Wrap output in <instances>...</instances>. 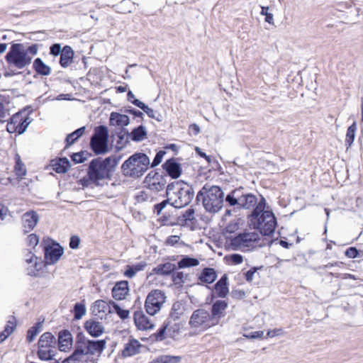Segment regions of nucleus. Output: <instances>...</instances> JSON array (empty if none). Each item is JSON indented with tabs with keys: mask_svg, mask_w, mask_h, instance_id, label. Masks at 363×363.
I'll return each mask as SVG.
<instances>
[{
	"mask_svg": "<svg viewBox=\"0 0 363 363\" xmlns=\"http://www.w3.org/2000/svg\"><path fill=\"white\" fill-rule=\"evenodd\" d=\"M141 347L142 345L138 340L135 339L130 340L129 342L125 345L122 350V354L123 357L133 356L139 353Z\"/></svg>",
	"mask_w": 363,
	"mask_h": 363,
	"instance_id": "5701e85b",
	"label": "nucleus"
},
{
	"mask_svg": "<svg viewBox=\"0 0 363 363\" xmlns=\"http://www.w3.org/2000/svg\"><path fill=\"white\" fill-rule=\"evenodd\" d=\"M128 291V282L127 281H118L112 289V296L116 300H123Z\"/></svg>",
	"mask_w": 363,
	"mask_h": 363,
	"instance_id": "412c9836",
	"label": "nucleus"
},
{
	"mask_svg": "<svg viewBox=\"0 0 363 363\" xmlns=\"http://www.w3.org/2000/svg\"><path fill=\"white\" fill-rule=\"evenodd\" d=\"M14 159L16 162L14 166L15 173L18 177H23L27 172L25 164L21 161V157L18 154H16Z\"/></svg>",
	"mask_w": 363,
	"mask_h": 363,
	"instance_id": "ea45409f",
	"label": "nucleus"
},
{
	"mask_svg": "<svg viewBox=\"0 0 363 363\" xmlns=\"http://www.w3.org/2000/svg\"><path fill=\"white\" fill-rule=\"evenodd\" d=\"M175 269V265L170 262L160 264L153 269V272L157 274L167 275Z\"/></svg>",
	"mask_w": 363,
	"mask_h": 363,
	"instance_id": "c9c22d12",
	"label": "nucleus"
},
{
	"mask_svg": "<svg viewBox=\"0 0 363 363\" xmlns=\"http://www.w3.org/2000/svg\"><path fill=\"white\" fill-rule=\"evenodd\" d=\"M86 157H84V152L74 153L72 156V160L76 164L82 163L86 160Z\"/></svg>",
	"mask_w": 363,
	"mask_h": 363,
	"instance_id": "6e6d98bb",
	"label": "nucleus"
},
{
	"mask_svg": "<svg viewBox=\"0 0 363 363\" xmlns=\"http://www.w3.org/2000/svg\"><path fill=\"white\" fill-rule=\"evenodd\" d=\"M150 191L147 189L145 190L141 191L137 196V200L138 202H144L147 201H152L153 200V196L150 195Z\"/></svg>",
	"mask_w": 363,
	"mask_h": 363,
	"instance_id": "8fccbe9b",
	"label": "nucleus"
},
{
	"mask_svg": "<svg viewBox=\"0 0 363 363\" xmlns=\"http://www.w3.org/2000/svg\"><path fill=\"white\" fill-rule=\"evenodd\" d=\"M80 243V239L77 235H72L69 240V247L72 249H77Z\"/></svg>",
	"mask_w": 363,
	"mask_h": 363,
	"instance_id": "e2e57ef3",
	"label": "nucleus"
},
{
	"mask_svg": "<svg viewBox=\"0 0 363 363\" xmlns=\"http://www.w3.org/2000/svg\"><path fill=\"white\" fill-rule=\"evenodd\" d=\"M189 325L191 328L199 329L201 331L206 330L215 325L210 313L203 308H199L193 312Z\"/></svg>",
	"mask_w": 363,
	"mask_h": 363,
	"instance_id": "9d476101",
	"label": "nucleus"
},
{
	"mask_svg": "<svg viewBox=\"0 0 363 363\" xmlns=\"http://www.w3.org/2000/svg\"><path fill=\"white\" fill-rule=\"evenodd\" d=\"M166 300L165 294L158 289L151 291L145 300V307L147 313L150 315L157 313Z\"/></svg>",
	"mask_w": 363,
	"mask_h": 363,
	"instance_id": "f8f14e48",
	"label": "nucleus"
},
{
	"mask_svg": "<svg viewBox=\"0 0 363 363\" xmlns=\"http://www.w3.org/2000/svg\"><path fill=\"white\" fill-rule=\"evenodd\" d=\"M182 312H170L169 317L156 334L157 340H163L167 337L176 338L183 328V323L179 320Z\"/></svg>",
	"mask_w": 363,
	"mask_h": 363,
	"instance_id": "6e6552de",
	"label": "nucleus"
},
{
	"mask_svg": "<svg viewBox=\"0 0 363 363\" xmlns=\"http://www.w3.org/2000/svg\"><path fill=\"white\" fill-rule=\"evenodd\" d=\"M269 7L268 6H262V11L260 13L263 16H265V21L269 23V24H274V17L273 14L271 13H268Z\"/></svg>",
	"mask_w": 363,
	"mask_h": 363,
	"instance_id": "3c124183",
	"label": "nucleus"
},
{
	"mask_svg": "<svg viewBox=\"0 0 363 363\" xmlns=\"http://www.w3.org/2000/svg\"><path fill=\"white\" fill-rule=\"evenodd\" d=\"M33 67L35 71L40 75L48 76L51 72V68L45 64L40 58H36L34 60Z\"/></svg>",
	"mask_w": 363,
	"mask_h": 363,
	"instance_id": "2f4dec72",
	"label": "nucleus"
},
{
	"mask_svg": "<svg viewBox=\"0 0 363 363\" xmlns=\"http://www.w3.org/2000/svg\"><path fill=\"white\" fill-rule=\"evenodd\" d=\"M145 187L151 193L163 191L166 186V179L157 172H150L145 178Z\"/></svg>",
	"mask_w": 363,
	"mask_h": 363,
	"instance_id": "ddd939ff",
	"label": "nucleus"
},
{
	"mask_svg": "<svg viewBox=\"0 0 363 363\" xmlns=\"http://www.w3.org/2000/svg\"><path fill=\"white\" fill-rule=\"evenodd\" d=\"M239 229L238 220L231 221L226 227L225 232L228 233H233Z\"/></svg>",
	"mask_w": 363,
	"mask_h": 363,
	"instance_id": "864d4df0",
	"label": "nucleus"
},
{
	"mask_svg": "<svg viewBox=\"0 0 363 363\" xmlns=\"http://www.w3.org/2000/svg\"><path fill=\"white\" fill-rule=\"evenodd\" d=\"M134 321L139 330H147L154 327L152 320L140 311L134 313Z\"/></svg>",
	"mask_w": 363,
	"mask_h": 363,
	"instance_id": "6ab92c4d",
	"label": "nucleus"
},
{
	"mask_svg": "<svg viewBox=\"0 0 363 363\" xmlns=\"http://www.w3.org/2000/svg\"><path fill=\"white\" fill-rule=\"evenodd\" d=\"M109 122L111 125L126 126L129 124L130 120L126 115L113 112L111 113Z\"/></svg>",
	"mask_w": 363,
	"mask_h": 363,
	"instance_id": "c85d7f7f",
	"label": "nucleus"
},
{
	"mask_svg": "<svg viewBox=\"0 0 363 363\" xmlns=\"http://www.w3.org/2000/svg\"><path fill=\"white\" fill-rule=\"evenodd\" d=\"M59 349L60 351H66L72 345V337L68 330H63L59 333Z\"/></svg>",
	"mask_w": 363,
	"mask_h": 363,
	"instance_id": "bb28decb",
	"label": "nucleus"
},
{
	"mask_svg": "<svg viewBox=\"0 0 363 363\" xmlns=\"http://www.w3.org/2000/svg\"><path fill=\"white\" fill-rule=\"evenodd\" d=\"M25 116L23 113H17L14 114L8 122L6 125V130L8 132L11 133H18V127L22 125L21 122Z\"/></svg>",
	"mask_w": 363,
	"mask_h": 363,
	"instance_id": "b1692460",
	"label": "nucleus"
},
{
	"mask_svg": "<svg viewBox=\"0 0 363 363\" xmlns=\"http://www.w3.org/2000/svg\"><path fill=\"white\" fill-rule=\"evenodd\" d=\"M196 200L202 202L206 211L215 213L223 207L224 193L218 186L205 185L198 192Z\"/></svg>",
	"mask_w": 363,
	"mask_h": 363,
	"instance_id": "20e7f679",
	"label": "nucleus"
},
{
	"mask_svg": "<svg viewBox=\"0 0 363 363\" xmlns=\"http://www.w3.org/2000/svg\"><path fill=\"white\" fill-rule=\"evenodd\" d=\"M38 257L31 252H27L26 255V262L30 264V267L28 268V274L31 276L35 275L36 272L39 271L37 268Z\"/></svg>",
	"mask_w": 363,
	"mask_h": 363,
	"instance_id": "473e14b6",
	"label": "nucleus"
},
{
	"mask_svg": "<svg viewBox=\"0 0 363 363\" xmlns=\"http://www.w3.org/2000/svg\"><path fill=\"white\" fill-rule=\"evenodd\" d=\"M42 323H37L28 330L26 340L28 342H32L34 340L36 335L42 330Z\"/></svg>",
	"mask_w": 363,
	"mask_h": 363,
	"instance_id": "37998d69",
	"label": "nucleus"
},
{
	"mask_svg": "<svg viewBox=\"0 0 363 363\" xmlns=\"http://www.w3.org/2000/svg\"><path fill=\"white\" fill-rule=\"evenodd\" d=\"M150 164V159L145 154L136 152L123 163L121 169L125 177L138 178L144 174Z\"/></svg>",
	"mask_w": 363,
	"mask_h": 363,
	"instance_id": "423d86ee",
	"label": "nucleus"
},
{
	"mask_svg": "<svg viewBox=\"0 0 363 363\" xmlns=\"http://www.w3.org/2000/svg\"><path fill=\"white\" fill-rule=\"evenodd\" d=\"M106 346V340H90L86 342V354L100 356Z\"/></svg>",
	"mask_w": 363,
	"mask_h": 363,
	"instance_id": "dca6fc26",
	"label": "nucleus"
},
{
	"mask_svg": "<svg viewBox=\"0 0 363 363\" xmlns=\"http://www.w3.org/2000/svg\"><path fill=\"white\" fill-rule=\"evenodd\" d=\"M357 130V126L356 122H354L347 130L346 136H345V145H347V148H349L352 146L356 135V131Z\"/></svg>",
	"mask_w": 363,
	"mask_h": 363,
	"instance_id": "58836bf2",
	"label": "nucleus"
},
{
	"mask_svg": "<svg viewBox=\"0 0 363 363\" xmlns=\"http://www.w3.org/2000/svg\"><path fill=\"white\" fill-rule=\"evenodd\" d=\"M108 131L106 126L100 125L95 128L90 145L96 154H105L108 152Z\"/></svg>",
	"mask_w": 363,
	"mask_h": 363,
	"instance_id": "9b49d317",
	"label": "nucleus"
},
{
	"mask_svg": "<svg viewBox=\"0 0 363 363\" xmlns=\"http://www.w3.org/2000/svg\"><path fill=\"white\" fill-rule=\"evenodd\" d=\"M86 354V351L83 348L78 347L69 357L66 358L65 359L67 362H69L71 363H79L82 362Z\"/></svg>",
	"mask_w": 363,
	"mask_h": 363,
	"instance_id": "4c0bfd02",
	"label": "nucleus"
},
{
	"mask_svg": "<svg viewBox=\"0 0 363 363\" xmlns=\"http://www.w3.org/2000/svg\"><path fill=\"white\" fill-rule=\"evenodd\" d=\"M56 339L50 333H43L38 342L37 356L42 361L52 359L55 355Z\"/></svg>",
	"mask_w": 363,
	"mask_h": 363,
	"instance_id": "1a4fd4ad",
	"label": "nucleus"
},
{
	"mask_svg": "<svg viewBox=\"0 0 363 363\" xmlns=\"http://www.w3.org/2000/svg\"><path fill=\"white\" fill-rule=\"evenodd\" d=\"M181 357L179 356L162 355L150 363H179Z\"/></svg>",
	"mask_w": 363,
	"mask_h": 363,
	"instance_id": "c03bdc74",
	"label": "nucleus"
},
{
	"mask_svg": "<svg viewBox=\"0 0 363 363\" xmlns=\"http://www.w3.org/2000/svg\"><path fill=\"white\" fill-rule=\"evenodd\" d=\"M21 122H23L22 125L18 127V133L19 134H22L25 132L28 125L30 124V121L29 117H28L25 115L23 118V121Z\"/></svg>",
	"mask_w": 363,
	"mask_h": 363,
	"instance_id": "bf43d9fd",
	"label": "nucleus"
},
{
	"mask_svg": "<svg viewBox=\"0 0 363 363\" xmlns=\"http://www.w3.org/2000/svg\"><path fill=\"white\" fill-rule=\"evenodd\" d=\"M260 234L257 230L245 231L229 238V243L234 250L250 252L260 247Z\"/></svg>",
	"mask_w": 363,
	"mask_h": 363,
	"instance_id": "0eeeda50",
	"label": "nucleus"
},
{
	"mask_svg": "<svg viewBox=\"0 0 363 363\" xmlns=\"http://www.w3.org/2000/svg\"><path fill=\"white\" fill-rule=\"evenodd\" d=\"M84 328L86 332L94 337L101 336L105 331L103 323L95 319L87 320L84 323Z\"/></svg>",
	"mask_w": 363,
	"mask_h": 363,
	"instance_id": "f3484780",
	"label": "nucleus"
},
{
	"mask_svg": "<svg viewBox=\"0 0 363 363\" xmlns=\"http://www.w3.org/2000/svg\"><path fill=\"white\" fill-rule=\"evenodd\" d=\"M53 169L57 173H65L69 168V162L67 158H60L52 164Z\"/></svg>",
	"mask_w": 363,
	"mask_h": 363,
	"instance_id": "f704fd0d",
	"label": "nucleus"
},
{
	"mask_svg": "<svg viewBox=\"0 0 363 363\" xmlns=\"http://www.w3.org/2000/svg\"><path fill=\"white\" fill-rule=\"evenodd\" d=\"M110 303L113 308L114 311L122 320H125L129 318L130 311L128 310L121 308L119 305L113 301H110Z\"/></svg>",
	"mask_w": 363,
	"mask_h": 363,
	"instance_id": "a18cd8bd",
	"label": "nucleus"
},
{
	"mask_svg": "<svg viewBox=\"0 0 363 363\" xmlns=\"http://www.w3.org/2000/svg\"><path fill=\"white\" fill-rule=\"evenodd\" d=\"M163 169L172 179H177L182 174V167L174 159L167 160L162 165Z\"/></svg>",
	"mask_w": 363,
	"mask_h": 363,
	"instance_id": "aec40b11",
	"label": "nucleus"
},
{
	"mask_svg": "<svg viewBox=\"0 0 363 363\" xmlns=\"http://www.w3.org/2000/svg\"><path fill=\"white\" fill-rule=\"evenodd\" d=\"M228 303L225 301H216L212 306L210 315L215 325L218 324L220 319L225 315V311Z\"/></svg>",
	"mask_w": 363,
	"mask_h": 363,
	"instance_id": "a211bd4d",
	"label": "nucleus"
},
{
	"mask_svg": "<svg viewBox=\"0 0 363 363\" xmlns=\"http://www.w3.org/2000/svg\"><path fill=\"white\" fill-rule=\"evenodd\" d=\"M165 154H166V152L164 150L159 151L156 154V155L153 160V162L152 163V167H156L158 164H160L162 162L163 157L165 155Z\"/></svg>",
	"mask_w": 363,
	"mask_h": 363,
	"instance_id": "4d7b16f0",
	"label": "nucleus"
},
{
	"mask_svg": "<svg viewBox=\"0 0 363 363\" xmlns=\"http://www.w3.org/2000/svg\"><path fill=\"white\" fill-rule=\"evenodd\" d=\"M216 294L220 298H225L229 293L228 276L223 274L214 286Z\"/></svg>",
	"mask_w": 363,
	"mask_h": 363,
	"instance_id": "393cba45",
	"label": "nucleus"
},
{
	"mask_svg": "<svg viewBox=\"0 0 363 363\" xmlns=\"http://www.w3.org/2000/svg\"><path fill=\"white\" fill-rule=\"evenodd\" d=\"M132 103L138 106V108H141L145 113H147V115L151 118L157 120V121H162V116L160 112L157 111H155L152 108H150L147 105H145L143 102L140 101L138 99H134L132 101Z\"/></svg>",
	"mask_w": 363,
	"mask_h": 363,
	"instance_id": "a878e982",
	"label": "nucleus"
},
{
	"mask_svg": "<svg viewBox=\"0 0 363 363\" xmlns=\"http://www.w3.org/2000/svg\"><path fill=\"white\" fill-rule=\"evenodd\" d=\"M174 281L176 282H184V274L182 272H177L173 274Z\"/></svg>",
	"mask_w": 363,
	"mask_h": 363,
	"instance_id": "69168bd1",
	"label": "nucleus"
},
{
	"mask_svg": "<svg viewBox=\"0 0 363 363\" xmlns=\"http://www.w3.org/2000/svg\"><path fill=\"white\" fill-rule=\"evenodd\" d=\"M39 216L34 211H30L22 216V225L26 233L30 232L34 229L39 221Z\"/></svg>",
	"mask_w": 363,
	"mask_h": 363,
	"instance_id": "2eb2a0df",
	"label": "nucleus"
},
{
	"mask_svg": "<svg viewBox=\"0 0 363 363\" xmlns=\"http://www.w3.org/2000/svg\"><path fill=\"white\" fill-rule=\"evenodd\" d=\"M118 162V160L113 157L104 160L101 157L94 159L89 165L88 176L95 185H102L100 182L110 178L111 169L116 167Z\"/></svg>",
	"mask_w": 363,
	"mask_h": 363,
	"instance_id": "39448f33",
	"label": "nucleus"
},
{
	"mask_svg": "<svg viewBox=\"0 0 363 363\" xmlns=\"http://www.w3.org/2000/svg\"><path fill=\"white\" fill-rule=\"evenodd\" d=\"M45 262L46 264H55L64 253L63 248L57 243L52 242L44 247Z\"/></svg>",
	"mask_w": 363,
	"mask_h": 363,
	"instance_id": "4468645a",
	"label": "nucleus"
},
{
	"mask_svg": "<svg viewBox=\"0 0 363 363\" xmlns=\"http://www.w3.org/2000/svg\"><path fill=\"white\" fill-rule=\"evenodd\" d=\"M62 49L59 43L53 44L50 48V52L51 55L57 56L62 53Z\"/></svg>",
	"mask_w": 363,
	"mask_h": 363,
	"instance_id": "052dcab7",
	"label": "nucleus"
},
{
	"mask_svg": "<svg viewBox=\"0 0 363 363\" xmlns=\"http://www.w3.org/2000/svg\"><path fill=\"white\" fill-rule=\"evenodd\" d=\"M74 52L71 47L66 45L62 48L60 54V63L62 67H67L72 62Z\"/></svg>",
	"mask_w": 363,
	"mask_h": 363,
	"instance_id": "cd10ccee",
	"label": "nucleus"
},
{
	"mask_svg": "<svg viewBox=\"0 0 363 363\" xmlns=\"http://www.w3.org/2000/svg\"><path fill=\"white\" fill-rule=\"evenodd\" d=\"M231 294L233 298H242L245 296V293L241 290H233Z\"/></svg>",
	"mask_w": 363,
	"mask_h": 363,
	"instance_id": "774afa93",
	"label": "nucleus"
},
{
	"mask_svg": "<svg viewBox=\"0 0 363 363\" xmlns=\"http://www.w3.org/2000/svg\"><path fill=\"white\" fill-rule=\"evenodd\" d=\"M199 264V259L188 256L184 257L178 262V267L180 269L196 267Z\"/></svg>",
	"mask_w": 363,
	"mask_h": 363,
	"instance_id": "79ce46f5",
	"label": "nucleus"
},
{
	"mask_svg": "<svg viewBox=\"0 0 363 363\" xmlns=\"http://www.w3.org/2000/svg\"><path fill=\"white\" fill-rule=\"evenodd\" d=\"M111 306L110 301L107 303L104 300H97L94 303L92 311L95 314L106 312L111 313Z\"/></svg>",
	"mask_w": 363,
	"mask_h": 363,
	"instance_id": "72a5a7b5",
	"label": "nucleus"
},
{
	"mask_svg": "<svg viewBox=\"0 0 363 363\" xmlns=\"http://www.w3.org/2000/svg\"><path fill=\"white\" fill-rule=\"evenodd\" d=\"M15 328V323L9 320L5 326L4 330L0 333V343L2 342L8 336H9Z\"/></svg>",
	"mask_w": 363,
	"mask_h": 363,
	"instance_id": "de8ad7c7",
	"label": "nucleus"
},
{
	"mask_svg": "<svg viewBox=\"0 0 363 363\" xmlns=\"http://www.w3.org/2000/svg\"><path fill=\"white\" fill-rule=\"evenodd\" d=\"M258 203L256 196L252 194H244L242 188L240 208L250 209L255 206L256 207Z\"/></svg>",
	"mask_w": 363,
	"mask_h": 363,
	"instance_id": "4be33fe9",
	"label": "nucleus"
},
{
	"mask_svg": "<svg viewBox=\"0 0 363 363\" xmlns=\"http://www.w3.org/2000/svg\"><path fill=\"white\" fill-rule=\"evenodd\" d=\"M166 194L169 201H171V206L175 208H182L191 201L194 191L189 184L178 181L167 186Z\"/></svg>",
	"mask_w": 363,
	"mask_h": 363,
	"instance_id": "7ed1b4c3",
	"label": "nucleus"
},
{
	"mask_svg": "<svg viewBox=\"0 0 363 363\" xmlns=\"http://www.w3.org/2000/svg\"><path fill=\"white\" fill-rule=\"evenodd\" d=\"M195 151L201 157L206 159V160L210 163L211 162V158L209 156L206 155V154L205 152H203L201 148H199V147H195Z\"/></svg>",
	"mask_w": 363,
	"mask_h": 363,
	"instance_id": "338daca9",
	"label": "nucleus"
},
{
	"mask_svg": "<svg viewBox=\"0 0 363 363\" xmlns=\"http://www.w3.org/2000/svg\"><path fill=\"white\" fill-rule=\"evenodd\" d=\"M256 271H257V269L254 267V268H251L250 270H248L245 273V279L247 281H252Z\"/></svg>",
	"mask_w": 363,
	"mask_h": 363,
	"instance_id": "0e129e2a",
	"label": "nucleus"
},
{
	"mask_svg": "<svg viewBox=\"0 0 363 363\" xmlns=\"http://www.w3.org/2000/svg\"><path fill=\"white\" fill-rule=\"evenodd\" d=\"M38 51V45L26 47L23 44L15 43L6 53V60L9 67L22 69L31 63L33 56L37 55Z\"/></svg>",
	"mask_w": 363,
	"mask_h": 363,
	"instance_id": "f03ea898",
	"label": "nucleus"
},
{
	"mask_svg": "<svg viewBox=\"0 0 363 363\" xmlns=\"http://www.w3.org/2000/svg\"><path fill=\"white\" fill-rule=\"evenodd\" d=\"M265 205V199L262 197L249 218L250 225L255 229L259 230V234L270 235L274 232L277 226V220L272 211H264Z\"/></svg>",
	"mask_w": 363,
	"mask_h": 363,
	"instance_id": "f257e3e1",
	"label": "nucleus"
},
{
	"mask_svg": "<svg viewBox=\"0 0 363 363\" xmlns=\"http://www.w3.org/2000/svg\"><path fill=\"white\" fill-rule=\"evenodd\" d=\"M85 127H81L74 132L69 133L66 137V147L72 145L77 141L81 136H82L85 133Z\"/></svg>",
	"mask_w": 363,
	"mask_h": 363,
	"instance_id": "e433bc0d",
	"label": "nucleus"
},
{
	"mask_svg": "<svg viewBox=\"0 0 363 363\" xmlns=\"http://www.w3.org/2000/svg\"><path fill=\"white\" fill-rule=\"evenodd\" d=\"M74 318L76 320L81 319L86 313L85 305L82 303H77L74 307Z\"/></svg>",
	"mask_w": 363,
	"mask_h": 363,
	"instance_id": "09e8293b",
	"label": "nucleus"
},
{
	"mask_svg": "<svg viewBox=\"0 0 363 363\" xmlns=\"http://www.w3.org/2000/svg\"><path fill=\"white\" fill-rule=\"evenodd\" d=\"M229 261L234 264H239L243 262V257L240 254H233L230 255Z\"/></svg>",
	"mask_w": 363,
	"mask_h": 363,
	"instance_id": "13d9d810",
	"label": "nucleus"
},
{
	"mask_svg": "<svg viewBox=\"0 0 363 363\" xmlns=\"http://www.w3.org/2000/svg\"><path fill=\"white\" fill-rule=\"evenodd\" d=\"M147 135L146 128L143 125H140L133 129L130 133V138L134 141H141L144 140Z\"/></svg>",
	"mask_w": 363,
	"mask_h": 363,
	"instance_id": "a19ab883",
	"label": "nucleus"
},
{
	"mask_svg": "<svg viewBox=\"0 0 363 363\" xmlns=\"http://www.w3.org/2000/svg\"><path fill=\"white\" fill-rule=\"evenodd\" d=\"M134 3L130 0H123L118 6V11L122 13H128L132 12Z\"/></svg>",
	"mask_w": 363,
	"mask_h": 363,
	"instance_id": "49530a36",
	"label": "nucleus"
},
{
	"mask_svg": "<svg viewBox=\"0 0 363 363\" xmlns=\"http://www.w3.org/2000/svg\"><path fill=\"white\" fill-rule=\"evenodd\" d=\"M242 188L236 189L230 191L225 197V201L231 206L240 208Z\"/></svg>",
	"mask_w": 363,
	"mask_h": 363,
	"instance_id": "7c9ffc66",
	"label": "nucleus"
},
{
	"mask_svg": "<svg viewBox=\"0 0 363 363\" xmlns=\"http://www.w3.org/2000/svg\"><path fill=\"white\" fill-rule=\"evenodd\" d=\"M27 242L30 247H35L39 242V238L37 235L32 233L28 236Z\"/></svg>",
	"mask_w": 363,
	"mask_h": 363,
	"instance_id": "5fc2aeb1",
	"label": "nucleus"
},
{
	"mask_svg": "<svg viewBox=\"0 0 363 363\" xmlns=\"http://www.w3.org/2000/svg\"><path fill=\"white\" fill-rule=\"evenodd\" d=\"M167 204L171 205V201H169L168 197L167 199L155 205V212L157 213V215H160L162 211L167 206Z\"/></svg>",
	"mask_w": 363,
	"mask_h": 363,
	"instance_id": "603ef678",
	"label": "nucleus"
},
{
	"mask_svg": "<svg viewBox=\"0 0 363 363\" xmlns=\"http://www.w3.org/2000/svg\"><path fill=\"white\" fill-rule=\"evenodd\" d=\"M345 255L349 258H355L358 256L359 252L355 247H350L346 250Z\"/></svg>",
	"mask_w": 363,
	"mask_h": 363,
	"instance_id": "680f3d73",
	"label": "nucleus"
},
{
	"mask_svg": "<svg viewBox=\"0 0 363 363\" xmlns=\"http://www.w3.org/2000/svg\"><path fill=\"white\" fill-rule=\"evenodd\" d=\"M217 278V274L214 269L206 267L199 276V279L202 283L211 284L215 281Z\"/></svg>",
	"mask_w": 363,
	"mask_h": 363,
	"instance_id": "c756f323",
	"label": "nucleus"
}]
</instances>
